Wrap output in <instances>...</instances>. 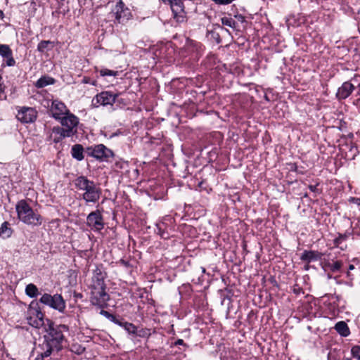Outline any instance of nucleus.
Here are the masks:
<instances>
[{
  "label": "nucleus",
  "instance_id": "nucleus-1",
  "mask_svg": "<svg viewBox=\"0 0 360 360\" xmlns=\"http://www.w3.org/2000/svg\"><path fill=\"white\" fill-rule=\"evenodd\" d=\"M63 127H53L52 133L54 134V142L58 143L65 137H70L77 132L79 123L78 118L72 113H69L59 120Z\"/></svg>",
  "mask_w": 360,
  "mask_h": 360
},
{
  "label": "nucleus",
  "instance_id": "nucleus-2",
  "mask_svg": "<svg viewBox=\"0 0 360 360\" xmlns=\"http://www.w3.org/2000/svg\"><path fill=\"white\" fill-rule=\"evenodd\" d=\"M64 340V335L58 328H51L48 334L44 336V342L41 345V356L48 357L52 352L61 349Z\"/></svg>",
  "mask_w": 360,
  "mask_h": 360
},
{
  "label": "nucleus",
  "instance_id": "nucleus-3",
  "mask_svg": "<svg viewBox=\"0 0 360 360\" xmlns=\"http://www.w3.org/2000/svg\"><path fill=\"white\" fill-rule=\"evenodd\" d=\"M15 210L18 219L24 224L36 226L42 224L43 218L41 216L35 212L25 200H21L17 202Z\"/></svg>",
  "mask_w": 360,
  "mask_h": 360
},
{
  "label": "nucleus",
  "instance_id": "nucleus-4",
  "mask_svg": "<svg viewBox=\"0 0 360 360\" xmlns=\"http://www.w3.org/2000/svg\"><path fill=\"white\" fill-rule=\"evenodd\" d=\"M75 184L78 189L84 191L83 199L86 202H96L99 200L101 190L96 186L94 181L82 176L76 179Z\"/></svg>",
  "mask_w": 360,
  "mask_h": 360
},
{
  "label": "nucleus",
  "instance_id": "nucleus-5",
  "mask_svg": "<svg viewBox=\"0 0 360 360\" xmlns=\"http://www.w3.org/2000/svg\"><path fill=\"white\" fill-rule=\"evenodd\" d=\"M109 300V296L105 290L104 281L97 279L96 285H93L91 302L93 304L103 307Z\"/></svg>",
  "mask_w": 360,
  "mask_h": 360
},
{
  "label": "nucleus",
  "instance_id": "nucleus-6",
  "mask_svg": "<svg viewBox=\"0 0 360 360\" xmlns=\"http://www.w3.org/2000/svg\"><path fill=\"white\" fill-rule=\"evenodd\" d=\"M39 302L45 305L63 312L65 309V302L63 297L59 294L51 295L49 294H44L39 300Z\"/></svg>",
  "mask_w": 360,
  "mask_h": 360
},
{
  "label": "nucleus",
  "instance_id": "nucleus-7",
  "mask_svg": "<svg viewBox=\"0 0 360 360\" xmlns=\"http://www.w3.org/2000/svg\"><path fill=\"white\" fill-rule=\"evenodd\" d=\"M89 154L100 161H107L112 158V151L103 144L96 145L88 148Z\"/></svg>",
  "mask_w": 360,
  "mask_h": 360
},
{
  "label": "nucleus",
  "instance_id": "nucleus-8",
  "mask_svg": "<svg viewBox=\"0 0 360 360\" xmlns=\"http://www.w3.org/2000/svg\"><path fill=\"white\" fill-rule=\"evenodd\" d=\"M86 224L95 231L102 230L104 223L101 212L98 210L91 212L86 217Z\"/></svg>",
  "mask_w": 360,
  "mask_h": 360
},
{
  "label": "nucleus",
  "instance_id": "nucleus-9",
  "mask_svg": "<svg viewBox=\"0 0 360 360\" xmlns=\"http://www.w3.org/2000/svg\"><path fill=\"white\" fill-rule=\"evenodd\" d=\"M16 117L23 123L33 122L37 118V112L32 108L22 107L18 110Z\"/></svg>",
  "mask_w": 360,
  "mask_h": 360
},
{
  "label": "nucleus",
  "instance_id": "nucleus-10",
  "mask_svg": "<svg viewBox=\"0 0 360 360\" xmlns=\"http://www.w3.org/2000/svg\"><path fill=\"white\" fill-rule=\"evenodd\" d=\"M50 112L52 115V117L57 120L61 119L70 113L69 110L66 105L63 103L57 100L52 102Z\"/></svg>",
  "mask_w": 360,
  "mask_h": 360
},
{
  "label": "nucleus",
  "instance_id": "nucleus-11",
  "mask_svg": "<svg viewBox=\"0 0 360 360\" xmlns=\"http://www.w3.org/2000/svg\"><path fill=\"white\" fill-rule=\"evenodd\" d=\"M116 97L117 95H114L109 91H103L97 94L92 102L94 105H112L115 102Z\"/></svg>",
  "mask_w": 360,
  "mask_h": 360
},
{
  "label": "nucleus",
  "instance_id": "nucleus-12",
  "mask_svg": "<svg viewBox=\"0 0 360 360\" xmlns=\"http://www.w3.org/2000/svg\"><path fill=\"white\" fill-rule=\"evenodd\" d=\"M354 89V86L350 82H344L338 90L337 97L339 99H345L352 93Z\"/></svg>",
  "mask_w": 360,
  "mask_h": 360
},
{
  "label": "nucleus",
  "instance_id": "nucleus-13",
  "mask_svg": "<svg viewBox=\"0 0 360 360\" xmlns=\"http://www.w3.org/2000/svg\"><path fill=\"white\" fill-rule=\"evenodd\" d=\"M323 255V253L318 251L304 250L300 256V259L302 261L309 263L311 262L321 260Z\"/></svg>",
  "mask_w": 360,
  "mask_h": 360
},
{
  "label": "nucleus",
  "instance_id": "nucleus-14",
  "mask_svg": "<svg viewBox=\"0 0 360 360\" xmlns=\"http://www.w3.org/2000/svg\"><path fill=\"white\" fill-rule=\"evenodd\" d=\"M336 331L343 337H347L349 335V329L347 323L344 321H339L335 326Z\"/></svg>",
  "mask_w": 360,
  "mask_h": 360
},
{
  "label": "nucleus",
  "instance_id": "nucleus-15",
  "mask_svg": "<svg viewBox=\"0 0 360 360\" xmlns=\"http://www.w3.org/2000/svg\"><path fill=\"white\" fill-rule=\"evenodd\" d=\"M55 79L49 76H44L39 78L35 83V86L37 88H43L50 84H53Z\"/></svg>",
  "mask_w": 360,
  "mask_h": 360
},
{
  "label": "nucleus",
  "instance_id": "nucleus-16",
  "mask_svg": "<svg viewBox=\"0 0 360 360\" xmlns=\"http://www.w3.org/2000/svg\"><path fill=\"white\" fill-rule=\"evenodd\" d=\"M29 323L34 328H40L44 325L43 314L41 312L37 313V317H30L28 319Z\"/></svg>",
  "mask_w": 360,
  "mask_h": 360
},
{
  "label": "nucleus",
  "instance_id": "nucleus-17",
  "mask_svg": "<svg viewBox=\"0 0 360 360\" xmlns=\"http://www.w3.org/2000/svg\"><path fill=\"white\" fill-rule=\"evenodd\" d=\"M72 155L77 160H82L84 158L83 147L79 144L74 145L71 150Z\"/></svg>",
  "mask_w": 360,
  "mask_h": 360
},
{
  "label": "nucleus",
  "instance_id": "nucleus-18",
  "mask_svg": "<svg viewBox=\"0 0 360 360\" xmlns=\"http://www.w3.org/2000/svg\"><path fill=\"white\" fill-rule=\"evenodd\" d=\"M53 46V41L49 40H43L38 44L37 50L41 53H44L46 51L52 49Z\"/></svg>",
  "mask_w": 360,
  "mask_h": 360
},
{
  "label": "nucleus",
  "instance_id": "nucleus-19",
  "mask_svg": "<svg viewBox=\"0 0 360 360\" xmlns=\"http://www.w3.org/2000/svg\"><path fill=\"white\" fill-rule=\"evenodd\" d=\"M8 226L9 224L5 221L0 228V236L4 238H9L12 234V229Z\"/></svg>",
  "mask_w": 360,
  "mask_h": 360
},
{
  "label": "nucleus",
  "instance_id": "nucleus-20",
  "mask_svg": "<svg viewBox=\"0 0 360 360\" xmlns=\"http://www.w3.org/2000/svg\"><path fill=\"white\" fill-rule=\"evenodd\" d=\"M25 293L30 297H35L39 293L38 288L34 284L30 283L25 288Z\"/></svg>",
  "mask_w": 360,
  "mask_h": 360
},
{
  "label": "nucleus",
  "instance_id": "nucleus-21",
  "mask_svg": "<svg viewBox=\"0 0 360 360\" xmlns=\"http://www.w3.org/2000/svg\"><path fill=\"white\" fill-rule=\"evenodd\" d=\"M172 13L181 12L184 10V4L181 0H174L170 5Z\"/></svg>",
  "mask_w": 360,
  "mask_h": 360
},
{
  "label": "nucleus",
  "instance_id": "nucleus-22",
  "mask_svg": "<svg viewBox=\"0 0 360 360\" xmlns=\"http://www.w3.org/2000/svg\"><path fill=\"white\" fill-rule=\"evenodd\" d=\"M116 323H119L120 326H122L129 333L134 334L136 332V326L130 323H120L117 321Z\"/></svg>",
  "mask_w": 360,
  "mask_h": 360
},
{
  "label": "nucleus",
  "instance_id": "nucleus-23",
  "mask_svg": "<svg viewBox=\"0 0 360 360\" xmlns=\"http://www.w3.org/2000/svg\"><path fill=\"white\" fill-rule=\"evenodd\" d=\"M12 54V51L8 45L0 44V56L6 58Z\"/></svg>",
  "mask_w": 360,
  "mask_h": 360
},
{
  "label": "nucleus",
  "instance_id": "nucleus-24",
  "mask_svg": "<svg viewBox=\"0 0 360 360\" xmlns=\"http://www.w3.org/2000/svg\"><path fill=\"white\" fill-rule=\"evenodd\" d=\"M124 4L122 0H119L115 6V18L117 20H120L121 18L120 13L123 11Z\"/></svg>",
  "mask_w": 360,
  "mask_h": 360
},
{
  "label": "nucleus",
  "instance_id": "nucleus-25",
  "mask_svg": "<svg viewBox=\"0 0 360 360\" xmlns=\"http://www.w3.org/2000/svg\"><path fill=\"white\" fill-rule=\"evenodd\" d=\"M173 17L178 22H183L186 20L184 10L181 12L173 13Z\"/></svg>",
  "mask_w": 360,
  "mask_h": 360
},
{
  "label": "nucleus",
  "instance_id": "nucleus-26",
  "mask_svg": "<svg viewBox=\"0 0 360 360\" xmlns=\"http://www.w3.org/2000/svg\"><path fill=\"white\" fill-rule=\"evenodd\" d=\"M99 72H100V75L103 77L117 75V71H113V70H110L108 69H101L99 70Z\"/></svg>",
  "mask_w": 360,
  "mask_h": 360
},
{
  "label": "nucleus",
  "instance_id": "nucleus-27",
  "mask_svg": "<svg viewBox=\"0 0 360 360\" xmlns=\"http://www.w3.org/2000/svg\"><path fill=\"white\" fill-rule=\"evenodd\" d=\"M352 355L354 358L357 359L358 360H360V346L355 345L352 347L351 349Z\"/></svg>",
  "mask_w": 360,
  "mask_h": 360
},
{
  "label": "nucleus",
  "instance_id": "nucleus-28",
  "mask_svg": "<svg viewBox=\"0 0 360 360\" xmlns=\"http://www.w3.org/2000/svg\"><path fill=\"white\" fill-rule=\"evenodd\" d=\"M321 266L324 271H327L328 269L330 270L331 268V264L329 262L328 260L326 259L321 261Z\"/></svg>",
  "mask_w": 360,
  "mask_h": 360
},
{
  "label": "nucleus",
  "instance_id": "nucleus-29",
  "mask_svg": "<svg viewBox=\"0 0 360 360\" xmlns=\"http://www.w3.org/2000/svg\"><path fill=\"white\" fill-rule=\"evenodd\" d=\"M342 266V264L340 262L337 261L334 262L333 264H331V268L330 270L333 272L337 271L340 269Z\"/></svg>",
  "mask_w": 360,
  "mask_h": 360
},
{
  "label": "nucleus",
  "instance_id": "nucleus-30",
  "mask_svg": "<svg viewBox=\"0 0 360 360\" xmlns=\"http://www.w3.org/2000/svg\"><path fill=\"white\" fill-rule=\"evenodd\" d=\"M346 238H347L346 235H340L339 237L336 238L334 240V244L336 246H338L342 243V241L346 240Z\"/></svg>",
  "mask_w": 360,
  "mask_h": 360
},
{
  "label": "nucleus",
  "instance_id": "nucleus-31",
  "mask_svg": "<svg viewBox=\"0 0 360 360\" xmlns=\"http://www.w3.org/2000/svg\"><path fill=\"white\" fill-rule=\"evenodd\" d=\"M6 63L8 66H13L15 64V61L13 57V54L8 56V57L6 58Z\"/></svg>",
  "mask_w": 360,
  "mask_h": 360
},
{
  "label": "nucleus",
  "instance_id": "nucleus-32",
  "mask_svg": "<svg viewBox=\"0 0 360 360\" xmlns=\"http://www.w3.org/2000/svg\"><path fill=\"white\" fill-rule=\"evenodd\" d=\"M221 22L224 25H226V26H229V27H232L233 20L231 19H230V18H223L221 19Z\"/></svg>",
  "mask_w": 360,
  "mask_h": 360
},
{
  "label": "nucleus",
  "instance_id": "nucleus-33",
  "mask_svg": "<svg viewBox=\"0 0 360 360\" xmlns=\"http://www.w3.org/2000/svg\"><path fill=\"white\" fill-rule=\"evenodd\" d=\"M59 224H60V220L56 219H53L51 220L50 222H49V226L51 228H57L59 226Z\"/></svg>",
  "mask_w": 360,
  "mask_h": 360
},
{
  "label": "nucleus",
  "instance_id": "nucleus-34",
  "mask_svg": "<svg viewBox=\"0 0 360 360\" xmlns=\"http://www.w3.org/2000/svg\"><path fill=\"white\" fill-rule=\"evenodd\" d=\"M101 314L103 315L104 316L107 317V318H109L110 316H112L108 311H105V310H101V312H100Z\"/></svg>",
  "mask_w": 360,
  "mask_h": 360
},
{
  "label": "nucleus",
  "instance_id": "nucleus-35",
  "mask_svg": "<svg viewBox=\"0 0 360 360\" xmlns=\"http://www.w3.org/2000/svg\"><path fill=\"white\" fill-rule=\"evenodd\" d=\"M183 343H184V340L181 339L178 340L176 342V345H182Z\"/></svg>",
  "mask_w": 360,
  "mask_h": 360
},
{
  "label": "nucleus",
  "instance_id": "nucleus-36",
  "mask_svg": "<svg viewBox=\"0 0 360 360\" xmlns=\"http://www.w3.org/2000/svg\"><path fill=\"white\" fill-rule=\"evenodd\" d=\"M309 188L311 191H314L315 189H316V186H309Z\"/></svg>",
  "mask_w": 360,
  "mask_h": 360
},
{
  "label": "nucleus",
  "instance_id": "nucleus-37",
  "mask_svg": "<svg viewBox=\"0 0 360 360\" xmlns=\"http://www.w3.org/2000/svg\"><path fill=\"white\" fill-rule=\"evenodd\" d=\"M354 269V266L353 264H350L349 266V270H353Z\"/></svg>",
  "mask_w": 360,
  "mask_h": 360
},
{
  "label": "nucleus",
  "instance_id": "nucleus-38",
  "mask_svg": "<svg viewBox=\"0 0 360 360\" xmlns=\"http://www.w3.org/2000/svg\"><path fill=\"white\" fill-rule=\"evenodd\" d=\"M4 16V13L2 11L0 10V17L2 18Z\"/></svg>",
  "mask_w": 360,
  "mask_h": 360
},
{
  "label": "nucleus",
  "instance_id": "nucleus-39",
  "mask_svg": "<svg viewBox=\"0 0 360 360\" xmlns=\"http://www.w3.org/2000/svg\"><path fill=\"white\" fill-rule=\"evenodd\" d=\"M343 360H352L350 358H345Z\"/></svg>",
  "mask_w": 360,
  "mask_h": 360
}]
</instances>
